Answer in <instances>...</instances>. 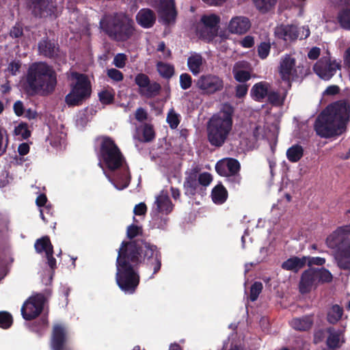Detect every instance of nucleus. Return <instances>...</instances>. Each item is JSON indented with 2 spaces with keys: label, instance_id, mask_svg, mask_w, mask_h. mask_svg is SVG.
Wrapping results in <instances>:
<instances>
[{
  "label": "nucleus",
  "instance_id": "nucleus-5",
  "mask_svg": "<svg viewBox=\"0 0 350 350\" xmlns=\"http://www.w3.org/2000/svg\"><path fill=\"white\" fill-rule=\"evenodd\" d=\"M234 113V107L229 103H225L220 111L209 119L206 133L207 140L211 146L219 148L226 144L232 129Z\"/></svg>",
  "mask_w": 350,
  "mask_h": 350
},
{
  "label": "nucleus",
  "instance_id": "nucleus-23",
  "mask_svg": "<svg viewBox=\"0 0 350 350\" xmlns=\"http://www.w3.org/2000/svg\"><path fill=\"white\" fill-rule=\"evenodd\" d=\"M136 21L143 28H150L156 22V14L149 8L141 9L136 14Z\"/></svg>",
  "mask_w": 350,
  "mask_h": 350
},
{
  "label": "nucleus",
  "instance_id": "nucleus-58",
  "mask_svg": "<svg viewBox=\"0 0 350 350\" xmlns=\"http://www.w3.org/2000/svg\"><path fill=\"white\" fill-rule=\"evenodd\" d=\"M13 109L17 116H22L25 113L23 103L21 100H17L14 103Z\"/></svg>",
  "mask_w": 350,
  "mask_h": 350
},
{
  "label": "nucleus",
  "instance_id": "nucleus-32",
  "mask_svg": "<svg viewBox=\"0 0 350 350\" xmlns=\"http://www.w3.org/2000/svg\"><path fill=\"white\" fill-rule=\"evenodd\" d=\"M343 308L338 304L333 305L327 312V321L329 323L335 325L341 319L343 315Z\"/></svg>",
  "mask_w": 350,
  "mask_h": 350
},
{
  "label": "nucleus",
  "instance_id": "nucleus-40",
  "mask_svg": "<svg viewBox=\"0 0 350 350\" xmlns=\"http://www.w3.org/2000/svg\"><path fill=\"white\" fill-rule=\"evenodd\" d=\"M98 98L103 105H110L114 101V93L107 90H102L98 93Z\"/></svg>",
  "mask_w": 350,
  "mask_h": 350
},
{
  "label": "nucleus",
  "instance_id": "nucleus-39",
  "mask_svg": "<svg viewBox=\"0 0 350 350\" xmlns=\"http://www.w3.org/2000/svg\"><path fill=\"white\" fill-rule=\"evenodd\" d=\"M13 323L12 314L7 311L0 312V327L2 329L10 328Z\"/></svg>",
  "mask_w": 350,
  "mask_h": 350
},
{
  "label": "nucleus",
  "instance_id": "nucleus-4",
  "mask_svg": "<svg viewBox=\"0 0 350 350\" xmlns=\"http://www.w3.org/2000/svg\"><path fill=\"white\" fill-rule=\"evenodd\" d=\"M57 84V73L53 66L44 62H36L29 66L23 87L29 96H46L54 92Z\"/></svg>",
  "mask_w": 350,
  "mask_h": 350
},
{
  "label": "nucleus",
  "instance_id": "nucleus-49",
  "mask_svg": "<svg viewBox=\"0 0 350 350\" xmlns=\"http://www.w3.org/2000/svg\"><path fill=\"white\" fill-rule=\"evenodd\" d=\"M271 46L269 43L261 42L258 46V54L261 59H265L269 55Z\"/></svg>",
  "mask_w": 350,
  "mask_h": 350
},
{
  "label": "nucleus",
  "instance_id": "nucleus-10",
  "mask_svg": "<svg viewBox=\"0 0 350 350\" xmlns=\"http://www.w3.org/2000/svg\"><path fill=\"white\" fill-rule=\"evenodd\" d=\"M304 69L302 65H297V60L291 54H285L281 57L278 72L282 81L286 83L289 88L292 81L303 78L305 75Z\"/></svg>",
  "mask_w": 350,
  "mask_h": 350
},
{
  "label": "nucleus",
  "instance_id": "nucleus-26",
  "mask_svg": "<svg viewBox=\"0 0 350 350\" xmlns=\"http://www.w3.org/2000/svg\"><path fill=\"white\" fill-rule=\"evenodd\" d=\"M246 62H237L232 69L234 79L239 83H245L251 79V74L249 71L243 70L248 66Z\"/></svg>",
  "mask_w": 350,
  "mask_h": 350
},
{
  "label": "nucleus",
  "instance_id": "nucleus-48",
  "mask_svg": "<svg viewBox=\"0 0 350 350\" xmlns=\"http://www.w3.org/2000/svg\"><path fill=\"white\" fill-rule=\"evenodd\" d=\"M340 337L337 334H332L329 335L327 339V347L332 349L335 350L340 347Z\"/></svg>",
  "mask_w": 350,
  "mask_h": 350
},
{
  "label": "nucleus",
  "instance_id": "nucleus-18",
  "mask_svg": "<svg viewBox=\"0 0 350 350\" xmlns=\"http://www.w3.org/2000/svg\"><path fill=\"white\" fill-rule=\"evenodd\" d=\"M68 337L65 327L59 324L54 325L51 345L52 350H72L67 344Z\"/></svg>",
  "mask_w": 350,
  "mask_h": 350
},
{
  "label": "nucleus",
  "instance_id": "nucleus-19",
  "mask_svg": "<svg viewBox=\"0 0 350 350\" xmlns=\"http://www.w3.org/2000/svg\"><path fill=\"white\" fill-rule=\"evenodd\" d=\"M241 164L234 158H226L219 161L215 165V170L220 176H227L229 174L239 173Z\"/></svg>",
  "mask_w": 350,
  "mask_h": 350
},
{
  "label": "nucleus",
  "instance_id": "nucleus-25",
  "mask_svg": "<svg viewBox=\"0 0 350 350\" xmlns=\"http://www.w3.org/2000/svg\"><path fill=\"white\" fill-rule=\"evenodd\" d=\"M306 256H303L301 258L293 256L282 262V268L284 270L291 271L297 273L298 271L306 266Z\"/></svg>",
  "mask_w": 350,
  "mask_h": 350
},
{
  "label": "nucleus",
  "instance_id": "nucleus-11",
  "mask_svg": "<svg viewBox=\"0 0 350 350\" xmlns=\"http://www.w3.org/2000/svg\"><path fill=\"white\" fill-rule=\"evenodd\" d=\"M220 21V17L215 14L202 15L196 26L198 37L207 42L213 41L217 36Z\"/></svg>",
  "mask_w": 350,
  "mask_h": 350
},
{
  "label": "nucleus",
  "instance_id": "nucleus-61",
  "mask_svg": "<svg viewBox=\"0 0 350 350\" xmlns=\"http://www.w3.org/2000/svg\"><path fill=\"white\" fill-rule=\"evenodd\" d=\"M10 34L11 37L14 38L21 37L23 34L22 27H21L19 25H16L11 29Z\"/></svg>",
  "mask_w": 350,
  "mask_h": 350
},
{
  "label": "nucleus",
  "instance_id": "nucleus-6",
  "mask_svg": "<svg viewBox=\"0 0 350 350\" xmlns=\"http://www.w3.org/2000/svg\"><path fill=\"white\" fill-rule=\"evenodd\" d=\"M100 25L103 31L111 40L118 42L131 40L135 33L134 21L122 12L105 15L100 20Z\"/></svg>",
  "mask_w": 350,
  "mask_h": 350
},
{
  "label": "nucleus",
  "instance_id": "nucleus-1",
  "mask_svg": "<svg viewBox=\"0 0 350 350\" xmlns=\"http://www.w3.org/2000/svg\"><path fill=\"white\" fill-rule=\"evenodd\" d=\"M143 262L153 269L150 278H154L161 267V253L158 247L141 239L123 241L116 261V281L124 293L133 294L135 292L140 281L136 269Z\"/></svg>",
  "mask_w": 350,
  "mask_h": 350
},
{
  "label": "nucleus",
  "instance_id": "nucleus-44",
  "mask_svg": "<svg viewBox=\"0 0 350 350\" xmlns=\"http://www.w3.org/2000/svg\"><path fill=\"white\" fill-rule=\"evenodd\" d=\"M142 135L144 142H152L155 137V132L153 126L150 124H145L143 128Z\"/></svg>",
  "mask_w": 350,
  "mask_h": 350
},
{
  "label": "nucleus",
  "instance_id": "nucleus-20",
  "mask_svg": "<svg viewBox=\"0 0 350 350\" xmlns=\"http://www.w3.org/2000/svg\"><path fill=\"white\" fill-rule=\"evenodd\" d=\"M275 36L285 42H292L295 41L299 35V28L295 25H284L277 26L275 29Z\"/></svg>",
  "mask_w": 350,
  "mask_h": 350
},
{
  "label": "nucleus",
  "instance_id": "nucleus-53",
  "mask_svg": "<svg viewBox=\"0 0 350 350\" xmlns=\"http://www.w3.org/2000/svg\"><path fill=\"white\" fill-rule=\"evenodd\" d=\"M212 180V176L208 172H203L200 174L198 178V184L204 187L208 186L211 183Z\"/></svg>",
  "mask_w": 350,
  "mask_h": 350
},
{
  "label": "nucleus",
  "instance_id": "nucleus-47",
  "mask_svg": "<svg viewBox=\"0 0 350 350\" xmlns=\"http://www.w3.org/2000/svg\"><path fill=\"white\" fill-rule=\"evenodd\" d=\"M107 75L109 78L116 82H120L124 79L123 73L116 68L107 69Z\"/></svg>",
  "mask_w": 350,
  "mask_h": 350
},
{
  "label": "nucleus",
  "instance_id": "nucleus-31",
  "mask_svg": "<svg viewBox=\"0 0 350 350\" xmlns=\"http://www.w3.org/2000/svg\"><path fill=\"white\" fill-rule=\"evenodd\" d=\"M203 57L200 54L195 53L191 55L187 59V66L189 70L194 75L199 74L201 71V67L203 64Z\"/></svg>",
  "mask_w": 350,
  "mask_h": 350
},
{
  "label": "nucleus",
  "instance_id": "nucleus-41",
  "mask_svg": "<svg viewBox=\"0 0 350 350\" xmlns=\"http://www.w3.org/2000/svg\"><path fill=\"white\" fill-rule=\"evenodd\" d=\"M263 286L260 282H255L250 287V299L252 301H256L260 293L262 292Z\"/></svg>",
  "mask_w": 350,
  "mask_h": 350
},
{
  "label": "nucleus",
  "instance_id": "nucleus-43",
  "mask_svg": "<svg viewBox=\"0 0 350 350\" xmlns=\"http://www.w3.org/2000/svg\"><path fill=\"white\" fill-rule=\"evenodd\" d=\"M14 133L16 135H21L23 139H27L31 135L27 123L21 122L15 127Z\"/></svg>",
  "mask_w": 350,
  "mask_h": 350
},
{
  "label": "nucleus",
  "instance_id": "nucleus-59",
  "mask_svg": "<svg viewBox=\"0 0 350 350\" xmlns=\"http://www.w3.org/2000/svg\"><path fill=\"white\" fill-rule=\"evenodd\" d=\"M21 66V64L19 61H12L9 64L8 69L12 75H16V72L19 71Z\"/></svg>",
  "mask_w": 350,
  "mask_h": 350
},
{
  "label": "nucleus",
  "instance_id": "nucleus-56",
  "mask_svg": "<svg viewBox=\"0 0 350 350\" xmlns=\"http://www.w3.org/2000/svg\"><path fill=\"white\" fill-rule=\"evenodd\" d=\"M325 258L321 257H307V262L309 267L312 265L322 266L325 263Z\"/></svg>",
  "mask_w": 350,
  "mask_h": 350
},
{
  "label": "nucleus",
  "instance_id": "nucleus-14",
  "mask_svg": "<svg viewBox=\"0 0 350 350\" xmlns=\"http://www.w3.org/2000/svg\"><path fill=\"white\" fill-rule=\"evenodd\" d=\"M45 302L44 295L38 293L25 301L21 308V314L26 321L36 319L42 312Z\"/></svg>",
  "mask_w": 350,
  "mask_h": 350
},
{
  "label": "nucleus",
  "instance_id": "nucleus-50",
  "mask_svg": "<svg viewBox=\"0 0 350 350\" xmlns=\"http://www.w3.org/2000/svg\"><path fill=\"white\" fill-rule=\"evenodd\" d=\"M192 84V78L188 73H183L180 76V85L183 90L189 89Z\"/></svg>",
  "mask_w": 350,
  "mask_h": 350
},
{
  "label": "nucleus",
  "instance_id": "nucleus-34",
  "mask_svg": "<svg viewBox=\"0 0 350 350\" xmlns=\"http://www.w3.org/2000/svg\"><path fill=\"white\" fill-rule=\"evenodd\" d=\"M156 67L159 75L164 79H169L174 75L175 70L173 65L163 62H158Z\"/></svg>",
  "mask_w": 350,
  "mask_h": 350
},
{
  "label": "nucleus",
  "instance_id": "nucleus-45",
  "mask_svg": "<svg viewBox=\"0 0 350 350\" xmlns=\"http://www.w3.org/2000/svg\"><path fill=\"white\" fill-rule=\"evenodd\" d=\"M166 121L172 129H175L180 124L179 116L174 109H171L167 113Z\"/></svg>",
  "mask_w": 350,
  "mask_h": 350
},
{
  "label": "nucleus",
  "instance_id": "nucleus-8",
  "mask_svg": "<svg viewBox=\"0 0 350 350\" xmlns=\"http://www.w3.org/2000/svg\"><path fill=\"white\" fill-rule=\"evenodd\" d=\"M72 80L70 92L65 96V103L68 107L81 106L92 94V84L88 77L74 71L70 74Z\"/></svg>",
  "mask_w": 350,
  "mask_h": 350
},
{
  "label": "nucleus",
  "instance_id": "nucleus-63",
  "mask_svg": "<svg viewBox=\"0 0 350 350\" xmlns=\"http://www.w3.org/2000/svg\"><path fill=\"white\" fill-rule=\"evenodd\" d=\"M320 53L321 50L319 47H312L308 53V57L312 60L317 59L320 55Z\"/></svg>",
  "mask_w": 350,
  "mask_h": 350
},
{
  "label": "nucleus",
  "instance_id": "nucleus-33",
  "mask_svg": "<svg viewBox=\"0 0 350 350\" xmlns=\"http://www.w3.org/2000/svg\"><path fill=\"white\" fill-rule=\"evenodd\" d=\"M304 148L301 145L295 144L286 150V157L290 162H298L304 156Z\"/></svg>",
  "mask_w": 350,
  "mask_h": 350
},
{
  "label": "nucleus",
  "instance_id": "nucleus-62",
  "mask_svg": "<svg viewBox=\"0 0 350 350\" xmlns=\"http://www.w3.org/2000/svg\"><path fill=\"white\" fill-rule=\"evenodd\" d=\"M241 44L244 48H251L254 45V39L252 36H246L241 41Z\"/></svg>",
  "mask_w": 350,
  "mask_h": 350
},
{
  "label": "nucleus",
  "instance_id": "nucleus-9",
  "mask_svg": "<svg viewBox=\"0 0 350 350\" xmlns=\"http://www.w3.org/2000/svg\"><path fill=\"white\" fill-rule=\"evenodd\" d=\"M333 280V275L325 267L309 268L305 270L300 278L299 290L301 294L310 293L313 288L320 284L330 283Z\"/></svg>",
  "mask_w": 350,
  "mask_h": 350
},
{
  "label": "nucleus",
  "instance_id": "nucleus-54",
  "mask_svg": "<svg viewBox=\"0 0 350 350\" xmlns=\"http://www.w3.org/2000/svg\"><path fill=\"white\" fill-rule=\"evenodd\" d=\"M249 85L247 84H239L235 87V96L237 98H242L247 93Z\"/></svg>",
  "mask_w": 350,
  "mask_h": 350
},
{
  "label": "nucleus",
  "instance_id": "nucleus-3",
  "mask_svg": "<svg viewBox=\"0 0 350 350\" xmlns=\"http://www.w3.org/2000/svg\"><path fill=\"white\" fill-rule=\"evenodd\" d=\"M98 158L107 168L116 172L110 182L118 190L129 187L131 174L126 159L115 141L109 136H101Z\"/></svg>",
  "mask_w": 350,
  "mask_h": 350
},
{
  "label": "nucleus",
  "instance_id": "nucleus-30",
  "mask_svg": "<svg viewBox=\"0 0 350 350\" xmlns=\"http://www.w3.org/2000/svg\"><path fill=\"white\" fill-rule=\"evenodd\" d=\"M155 204L159 213L167 215L173 209V204L167 196H159L157 198Z\"/></svg>",
  "mask_w": 350,
  "mask_h": 350
},
{
  "label": "nucleus",
  "instance_id": "nucleus-55",
  "mask_svg": "<svg viewBox=\"0 0 350 350\" xmlns=\"http://www.w3.org/2000/svg\"><path fill=\"white\" fill-rule=\"evenodd\" d=\"M148 117V114L146 109H144L142 107H139L136 109L135 113V119L139 122H143L146 120H147Z\"/></svg>",
  "mask_w": 350,
  "mask_h": 350
},
{
  "label": "nucleus",
  "instance_id": "nucleus-52",
  "mask_svg": "<svg viewBox=\"0 0 350 350\" xmlns=\"http://www.w3.org/2000/svg\"><path fill=\"white\" fill-rule=\"evenodd\" d=\"M224 176L226 178V182L230 183L232 187L239 185L242 178L240 173L229 174L228 175Z\"/></svg>",
  "mask_w": 350,
  "mask_h": 350
},
{
  "label": "nucleus",
  "instance_id": "nucleus-36",
  "mask_svg": "<svg viewBox=\"0 0 350 350\" xmlns=\"http://www.w3.org/2000/svg\"><path fill=\"white\" fill-rule=\"evenodd\" d=\"M338 21L342 28L350 30V9H343L338 12Z\"/></svg>",
  "mask_w": 350,
  "mask_h": 350
},
{
  "label": "nucleus",
  "instance_id": "nucleus-17",
  "mask_svg": "<svg viewBox=\"0 0 350 350\" xmlns=\"http://www.w3.org/2000/svg\"><path fill=\"white\" fill-rule=\"evenodd\" d=\"M159 21L165 25H174L177 17V11L174 0H161L158 8Z\"/></svg>",
  "mask_w": 350,
  "mask_h": 350
},
{
  "label": "nucleus",
  "instance_id": "nucleus-60",
  "mask_svg": "<svg viewBox=\"0 0 350 350\" xmlns=\"http://www.w3.org/2000/svg\"><path fill=\"white\" fill-rule=\"evenodd\" d=\"M134 214L136 215H144L147 212V206L145 203L141 202L134 207Z\"/></svg>",
  "mask_w": 350,
  "mask_h": 350
},
{
  "label": "nucleus",
  "instance_id": "nucleus-57",
  "mask_svg": "<svg viewBox=\"0 0 350 350\" xmlns=\"http://www.w3.org/2000/svg\"><path fill=\"white\" fill-rule=\"evenodd\" d=\"M46 258L47 259V264L51 270L54 271L56 267V259L53 257V250H49V252H46Z\"/></svg>",
  "mask_w": 350,
  "mask_h": 350
},
{
  "label": "nucleus",
  "instance_id": "nucleus-22",
  "mask_svg": "<svg viewBox=\"0 0 350 350\" xmlns=\"http://www.w3.org/2000/svg\"><path fill=\"white\" fill-rule=\"evenodd\" d=\"M38 50L42 55L47 58L55 59L58 57L59 47L57 42L46 38L40 41L38 43Z\"/></svg>",
  "mask_w": 350,
  "mask_h": 350
},
{
  "label": "nucleus",
  "instance_id": "nucleus-13",
  "mask_svg": "<svg viewBox=\"0 0 350 350\" xmlns=\"http://www.w3.org/2000/svg\"><path fill=\"white\" fill-rule=\"evenodd\" d=\"M341 61L332 59L329 55L320 58L314 65V72L322 79L328 81L335 75L337 70H341Z\"/></svg>",
  "mask_w": 350,
  "mask_h": 350
},
{
  "label": "nucleus",
  "instance_id": "nucleus-37",
  "mask_svg": "<svg viewBox=\"0 0 350 350\" xmlns=\"http://www.w3.org/2000/svg\"><path fill=\"white\" fill-rule=\"evenodd\" d=\"M256 8L262 13H266L274 8L277 0H253Z\"/></svg>",
  "mask_w": 350,
  "mask_h": 350
},
{
  "label": "nucleus",
  "instance_id": "nucleus-64",
  "mask_svg": "<svg viewBox=\"0 0 350 350\" xmlns=\"http://www.w3.org/2000/svg\"><path fill=\"white\" fill-rule=\"evenodd\" d=\"M29 146L27 143H22L18 146V152L21 156L27 154L29 152Z\"/></svg>",
  "mask_w": 350,
  "mask_h": 350
},
{
  "label": "nucleus",
  "instance_id": "nucleus-24",
  "mask_svg": "<svg viewBox=\"0 0 350 350\" xmlns=\"http://www.w3.org/2000/svg\"><path fill=\"white\" fill-rule=\"evenodd\" d=\"M198 170L193 169L186 176L183 187L186 196H193L196 195L198 187Z\"/></svg>",
  "mask_w": 350,
  "mask_h": 350
},
{
  "label": "nucleus",
  "instance_id": "nucleus-42",
  "mask_svg": "<svg viewBox=\"0 0 350 350\" xmlns=\"http://www.w3.org/2000/svg\"><path fill=\"white\" fill-rule=\"evenodd\" d=\"M13 260L14 259L7 253L0 256V274H6L8 266L12 264Z\"/></svg>",
  "mask_w": 350,
  "mask_h": 350
},
{
  "label": "nucleus",
  "instance_id": "nucleus-29",
  "mask_svg": "<svg viewBox=\"0 0 350 350\" xmlns=\"http://www.w3.org/2000/svg\"><path fill=\"white\" fill-rule=\"evenodd\" d=\"M211 198L213 202L217 204H224L228 198V191L221 184H217L213 187L211 191Z\"/></svg>",
  "mask_w": 350,
  "mask_h": 350
},
{
  "label": "nucleus",
  "instance_id": "nucleus-2",
  "mask_svg": "<svg viewBox=\"0 0 350 350\" xmlns=\"http://www.w3.org/2000/svg\"><path fill=\"white\" fill-rule=\"evenodd\" d=\"M350 117V104L340 100L328 105L316 118L314 129L321 137L338 136L347 130Z\"/></svg>",
  "mask_w": 350,
  "mask_h": 350
},
{
  "label": "nucleus",
  "instance_id": "nucleus-28",
  "mask_svg": "<svg viewBox=\"0 0 350 350\" xmlns=\"http://www.w3.org/2000/svg\"><path fill=\"white\" fill-rule=\"evenodd\" d=\"M269 83L265 81L256 83L251 89V96L258 102H262L268 95Z\"/></svg>",
  "mask_w": 350,
  "mask_h": 350
},
{
  "label": "nucleus",
  "instance_id": "nucleus-15",
  "mask_svg": "<svg viewBox=\"0 0 350 350\" xmlns=\"http://www.w3.org/2000/svg\"><path fill=\"white\" fill-rule=\"evenodd\" d=\"M196 86L204 95H212L223 90L224 82L222 78L213 74L203 75L199 77Z\"/></svg>",
  "mask_w": 350,
  "mask_h": 350
},
{
  "label": "nucleus",
  "instance_id": "nucleus-16",
  "mask_svg": "<svg viewBox=\"0 0 350 350\" xmlns=\"http://www.w3.org/2000/svg\"><path fill=\"white\" fill-rule=\"evenodd\" d=\"M135 83L139 87V93L147 98H152L159 94L161 86L156 82H151L149 77L144 73H139L135 77Z\"/></svg>",
  "mask_w": 350,
  "mask_h": 350
},
{
  "label": "nucleus",
  "instance_id": "nucleus-51",
  "mask_svg": "<svg viewBox=\"0 0 350 350\" xmlns=\"http://www.w3.org/2000/svg\"><path fill=\"white\" fill-rule=\"evenodd\" d=\"M126 60L127 57L124 53H118L113 58V64L116 67L122 68L125 66Z\"/></svg>",
  "mask_w": 350,
  "mask_h": 350
},
{
  "label": "nucleus",
  "instance_id": "nucleus-21",
  "mask_svg": "<svg viewBox=\"0 0 350 350\" xmlns=\"http://www.w3.org/2000/svg\"><path fill=\"white\" fill-rule=\"evenodd\" d=\"M251 22L246 16H239L231 18L228 25V30L234 34H245L251 27Z\"/></svg>",
  "mask_w": 350,
  "mask_h": 350
},
{
  "label": "nucleus",
  "instance_id": "nucleus-38",
  "mask_svg": "<svg viewBox=\"0 0 350 350\" xmlns=\"http://www.w3.org/2000/svg\"><path fill=\"white\" fill-rule=\"evenodd\" d=\"M267 101L273 106H282L284 105L286 96H281L280 93L275 91H269L267 95Z\"/></svg>",
  "mask_w": 350,
  "mask_h": 350
},
{
  "label": "nucleus",
  "instance_id": "nucleus-35",
  "mask_svg": "<svg viewBox=\"0 0 350 350\" xmlns=\"http://www.w3.org/2000/svg\"><path fill=\"white\" fill-rule=\"evenodd\" d=\"M34 247L38 254H41L42 252H49V250L51 248L53 250V246L51 244V240L48 236L42 237L40 239L36 240Z\"/></svg>",
  "mask_w": 350,
  "mask_h": 350
},
{
  "label": "nucleus",
  "instance_id": "nucleus-12",
  "mask_svg": "<svg viewBox=\"0 0 350 350\" xmlns=\"http://www.w3.org/2000/svg\"><path fill=\"white\" fill-rule=\"evenodd\" d=\"M28 7L36 18H54L58 16L55 0H28Z\"/></svg>",
  "mask_w": 350,
  "mask_h": 350
},
{
  "label": "nucleus",
  "instance_id": "nucleus-7",
  "mask_svg": "<svg viewBox=\"0 0 350 350\" xmlns=\"http://www.w3.org/2000/svg\"><path fill=\"white\" fill-rule=\"evenodd\" d=\"M350 224L338 227L325 240L327 246L335 250V260L342 270L350 269Z\"/></svg>",
  "mask_w": 350,
  "mask_h": 350
},
{
  "label": "nucleus",
  "instance_id": "nucleus-46",
  "mask_svg": "<svg viewBox=\"0 0 350 350\" xmlns=\"http://www.w3.org/2000/svg\"><path fill=\"white\" fill-rule=\"evenodd\" d=\"M142 228L135 224H131L127 227L126 236L129 239H133L138 235L142 234Z\"/></svg>",
  "mask_w": 350,
  "mask_h": 350
},
{
  "label": "nucleus",
  "instance_id": "nucleus-27",
  "mask_svg": "<svg viewBox=\"0 0 350 350\" xmlns=\"http://www.w3.org/2000/svg\"><path fill=\"white\" fill-rule=\"evenodd\" d=\"M314 323L312 315H305L299 318H294L290 322L291 326L295 330L306 332L311 329Z\"/></svg>",
  "mask_w": 350,
  "mask_h": 350
}]
</instances>
